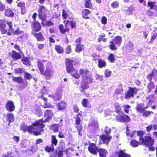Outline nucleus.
<instances>
[{"instance_id": "1", "label": "nucleus", "mask_w": 157, "mask_h": 157, "mask_svg": "<svg viewBox=\"0 0 157 157\" xmlns=\"http://www.w3.org/2000/svg\"><path fill=\"white\" fill-rule=\"evenodd\" d=\"M44 115L45 118L44 120L40 119L37 121L32 126L27 127L28 131L29 132H33L35 135H38L40 134L41 132H43V128L44 127V125L43 123L48 122L52 119L54 116V114L51 110H47L45 112Z\"/></svg>"}, {"instance_id": "2", "label": "nucleus", "mask_w": 157, "mask_h": 157, "mask_svg": "<svg viewBox=\"0 0 157 157\" xmlns=\"http://www.w3.org/2000/svg\"><path fill=\"white\" fill-rule=\"evenodd\" d=\"M79 72L82 78L81 87L82 89L81 90V91H82L89 87V84L91 83L93 78L91 75L90 72L87 70L81 69Z\"/></svg>"}, {"instance_id": "3", "label": "nucleus", "mask_w": 157, "mask_h": 157, "mask_svg": "<svg viewBox=\"0 0 157 157\" xmlns=\"http://www.w3.org/2000/svg\"><path fill=\"white\" fill-rule=\"evenodd\" d=\"M13 29L12 23L11 21L6 20H0V31L2 34L10 36Z\"/></svg>"}, {"instance_id": "4", "label": "nucleus", "mask_w": 157, "mask_h": 157, "mask_svg": "<svg viewBox=\"0 0 157 157\" xmlns=\"http://www.w3.org/2000/svg\"><path fill=\"white\" fill-rule=\"evenodd\" d=\"M48 10L44 6L40 5L38 10V16L39 18L42 21L45 20L46 18V14Z\"/></svg>"}, {"instance_id": "5", "label": "nucleus", "mask_w": 157, "mask_h": 157, "mask_svg": "<svg viewBox=\"0 0 157 157\" xmlns=\"http://www.w3.org/2000/svg\"><path fill=\"white\" fill-rule=\"evenodd\" d=\"M51 63H48L46 66V69L42 75L46 76L47 79L52 78L54 75V71L52 69Z\"/></svg>"}, {"instance_id": "6", "label": "nucleus", "mask_w": 157, "mask_h": 157, "mask_svg": "<svg viewBox=\"0 0 157 157\" xmlns=\"http://www.w3.org/2000/svg\"><path fill=\"white\" fill-rule=\"evenodd\" d=\"M154 143V141L150 136H147L145 137V139L140 138V144L146 145H152Z\"/></svg>"}, {"instance_id": "7", "label": "nucleus", "mask_w": 157, "mask_h": 157, "mask_svg": "<svg viewBox=\"0 0 157 157\" xmlns=\"http://www.w3.org/2000/svg\"><path fill=\"white\" fill-rule=\"evenodd\" d=\"M138 90L136 88L129 87V90L125 93V98L126 99L130 98L131 97H133V95L137 93Z\"/></svg>"}, {"instance_id": "8", "label": "nucleus", "mask_w": 157, "mask_h": 157, "mask_svg": "<svg viewBox=\"0 0 157 157\" xmlns=\"http://www.w3.org/2000/svg\"><path fill=\"white\" fill-rule=\"evenodd\" d=\"M117 121L121 122H128L130 121V117L127 115L119 114L116 117Z\"/></svg>"}, {"instance_id": "9", "label": "nucleus", "mask_w": 157, "mask_h": 157, "mask_svg": "<svg viewBox=\"0 0 157 157\" xmlns=\"http://www.w3.org/2000/svg\"><path fill=\"white\" fill-rule=\"evenodd\" d=\"M143 131H138L136 132V131L130 132L129 131L128 128L127 129V135L131 137H136V136H139L140 137V140L141 138V136L143 135Z\"/></svg>"}, {"instance_id": "10", "label": "nucleus", "mask_w": 157, "mask_h": 157, "mask_svg": "<svg viewBox=\"0 0 157 157\" xmlns=\"http://www.w3.org/2000/svg\"><path fill=\"white\" fill-rule=\"evenodd\" d=\"M66 66L67 72L70 74L74 70L72 62L69 59L66 62Z\"/></svg>"}, {"instance_id": "11", "label": "nucleus", "mask_w": 157, "mask_h": 157, "mask_svg": "<svg viewBox=\"0 0 157 157\" xmlns=\"http://www.w3.org/2000/svg\"><path fill=\"white\" fill-rule=\"evenodd\" d=\"M6 107L7 110L9 112L13 111L15 109V107L13 102L9 101L6 103Z\"/></svg>"}, {"instance_id": "12", "label": "nucleus", "mask_w": 157, "mask_h": 157, "mask_svg": "<svg viewBox=\"0 0 157 157\" xmlns=\"http://www.w3.org/2000/svg\"><path fill=\"white\" fill-rule=\"evenodd\" d=\"M111 137L109 135H103L100 136V138L104 144H108L111 139Z\"/></svg>"}, {"instance_id": "13", "label": "nucleus", "mask_w": 157, "mask_h": 157, "mask_svg": "<svg viewBox=\"0 0 157 157\" xmlns=\"http://www.w3.org/2000/svg\"><path fill=\"white\" fill-rule=\"evenodd\" d=\"M88 149L89 151L93 154H96L98 150L95 144H90L88 147Z\"/></svg>"}, {"instance_id": "14", "label": "nucleus", "mask_w": 157, "mask_h": 157, "mask_svg": "<svg viewBox=\"0 0 157 157\" xmlns=\"http://www.w3.org/2000/svg\"><path fill=\"white\" fill-rule=\"evenodd\" d=\"M9 55L12 58L16 59H20L21 58L20 54L13 50L9 53Z\"/></svg>"}, {"instance_id": "15", "label": "nucleus", "mask_w": 157, "mask_h": 157, "mask_svg": "<svg viewBox=\"0 0 157 157\" xmlns=\"http://www.w3.org/2000/svg\"><path fill=\"white\" fill-rule=\"evenodd\" d=\"M41 27L39 23L37 21H35L33 25V30L35 31L38 32L41 29Z\"/></svg>"}, {"instance_id": "16", "label": "nucleus", "mask_w": 157, "mask_h": 157, "mask_svg": "<svg viewBox=\"0 0 157 157\" xmlns=\"http://www.w3.org/2000/svg\"><path fill=\"white\" fill-rule=\"evenodd\" d=\"M5 15L8 17H12L14 15V13L12 10L10 8L6 9L4 12Z\"/></svg>"}, {"instance_id": "17", "label": "nucleus", "mask_w": 157, "mask_h": 157, "mask_svg": "<svg viewBox=\"0 0 157 157\" xmlns=\"http://www.w3.org/2000/svg\"><path fill=\"white\" fill-rule=\"evenodd\" d=\"M6 120L8 121V125H9L10 123L13 122L14 120V115L11 113H7L6 115Z\"/></svg>"}, {"instance_id": "18", "label": "nucleus", "mask_w": 157, "mask_h": 157, "mask_svg": "<svg viewBox=\"0 0 157 157\" xmlns=\"http://www.w3.org/2000/svg\"><path fill=\"white\" fill-rule=\"evenodd\" d=\"M68 24L69 23H66L65 28L62 25H59V29L61 33L64 34L65 32L69 31V29L68 27Z\"/></svg>"}, {"instance_id": "19", "label": "nucleus", "mask_w": 157, "mask_h": 157, "mask_svg": "<svg viewBox=\"0 0 157 157\" xmlns=\"http://www.w3.org/2000/svg\"><path fill=\"white\" fill-rule=\"evenodd\" d=\"M66 106V103L64 101H62L57 104V108L59 110H64Z\"/></svg>"}, {"instance_id": "20", "label": "nucleus", "mask_w": 157, "mask_h": 157, "mask_svg": "<svg viewBox=\"0 0 157 157\" xmlns=\"http://www.w3.org/2000/svg\"><path fill=\"white\" fill-rule=\"evenodd\" d=\"M117 157H131L129 155L125 153L124 151H119L117 152Z\"/></svg>"}, {"instance_id": "21", "label": "nucleus", "mask_w": 157, "mask_h": 157, "mask_svg": "<svg viewBox=\"0 0 157 157\" xmlns=\"http://www.w3.org/2000/svg\"><path fill=\"white\" fill-rule=\"evenodd\" d=\"M37 63L39 69L41 74H42L44 73V66L40 61H38Z\"/></svg>"}, {"instance_id": "22", "label": "nucleus", "mask_w": 157, "mask_h": 157, "mask_svg": "<svg viewBox=\"0 0 157 157\" xmlns=\"http://www.w3.org/2000/svg\"><path fill=\"white\" fill-rule=\"evenodd\" d=\"M98 66L100 68L105 67L106 66V63L104 60L99 59L98 60Z\"/></svg>"}, {"instance_id": "23", "label": "nucleus", "mask_w": 157, "mask_h": 157, "mask_svg": "<svg viewBox=\"0 0 157 157\" xmlns=\"http://www.w3.org/2000/svg\"><path fill=\"white\" fill-rule=\"evenodd\" d=\"M114 43L117 45H120L122 41V38L120 36H118L113 40Z\"/></svg>"}, {"instance_id": "24", "label": "nucleus", "mask_w": 157, "mask_h": 157, "mask_svg": "<svg viewBox=\"0 0 157 157\" xmlns=\"http://www.w3.org/2000/svg\"><path fill=\"white\" fill-rule=\"evenodd\" d=\"M98 152L100 156L105 157L106 156L107 152L104 149L101 148L99 149Z\"/></svg>"}, {"instance_id": "25", "label": "nucleus", "mask_w": 157, "mask_h": 157, "mask_svg": "<svg viewBox=\"0 0 157 157\" xmlns=\"http://www.w3.org/2000/svg\"><path fill=\"white\" fill-rule=\"evenodd\" d=\"M70 74L71 75L72 77L76 79H78L80 77V75L78 74V72L75 69H74V70H73V71L71 72Z\"/></svg>"}, {"instance_id": "26", "label": "nucleus", "mask_w": 157, "mask_h": 157, "mask_svg": "<svg viewBox=\"0 0 157 157\" xmlns=\"http://www.w3.org/2000/svg\"><path fill=\"white\" fill-rule=\"evenodd\" d=\"M23 33V31L21 30L18 27L17 28L16 30L13 29V30L11 32V33H12L13 34L19 35Z\"/></svg>"}, {"instance_id": "27", "label": "nucleus", "mask_w": 157, "mask_h": 157, "mask_svg": "<svg viewBox=\"0 0 157 157\" xmlns=\"http://www.w3.org/2000/svg\"><path fill=\"white\" fill-rule=\"evenodd\" d=\"M17 6L20 7L21 10V14H24L26 12L25 7V4L23 3H19L17 5Z\"/></svg>"}, {"instance_id": "28", "label": "nucleus", "mask_w": 157, "mask_h": 157, "mask_svg": "<svg viewBox=\"0 0 157 157\" xmlns=\"http://www.w3.org/2000/svg\"><path fill=\"white\" fill-rule=\"evenodd\" d=\"M90 13V11L87 9H85L82 11V15L83 17L86 18H88V15Z\"/></svg>"}, {"instance_id": "29", "label": "nucleus", "mask_w": 157, "mask_h": 157, "mask_svg": "<svg viewBox=\"0 0 157 157\" xmlns=\"http://www.w3.org/2000/svg\"><path fill=\"white\" fill-rule=\"evenodd\" d=\"M154 98L152 95H150L147 99V101L148 102V105H150L152 103L154 102Z\"/></svg>"}, {"instance_id": "30", "label": "nucleus", "mask_w": 157, "mask_h": 157, "mask_svg": "<svg viewBox=\"0 0 157 157\" xmlns=\"http://www.w3.org/2000/svg\"><path fill=\"white\" fill-rule=\"evenodd\" d=\"M12 80L18 83H22L23 82V79L20 76L17 77H13Z\"/></svg>"}, {"instance_id": "31", "label": "nucleus", "mask_w": 157, "mask_h": 157, "mask_svg": "<svg viewBox=\"0 0 157 157\" xmlns=\"http://www.w3.org/2000/svg\"><path fill=\"white\" fill-rule=\"evenodd\" d=\"M58 124H52L50 126V128L51 130L55 132L58 131Z\"/></svg>"}, {"instance_id": "32", "label": "nucleus", "mask_w": 157, "mask_h": 157, "mask_svg": "<svg viewBox=\"0 0 157 157\" xmlns=\"http://www.w3.org/2000/svg\"><path fill=\"white\" fill-rule=\"evenodd\" d=\"M123 91V88L121 86H119L115 91V93L118 94H121Z\"/></svg>"}, {"instance_id": "33", "label": "nucleus", "mask_w": 157, "mask_h": 157, "mask_svg": "<svg viewBox=\"0 0 157 157\" xmlns=\"http://www.w3.org/2000/svg\"><path fill=\"white\" fill-rule=\"evenodd\" d=\"M131 145L133 147H136L138 146L140 144L137 141L135 140H132L130 142Z\"/></svg>"}, {"instance_id": "34", "label": "nucleus", "mask_w": 157, "mask_h": 157, "mask_svg": "<svg viewBox=\"0 0 157 157\" xmlns=\"http://www.w3.org/2000/svg\"><path fill=\"white\" fill-rule=\"evenodd\" d=\"M76 48L75 49V51L77 52H78L81 51L83 48V45L78 44H76Z\"/></svg>"}, {"instance_id": "35", "label": "nucleus", "mask_w": 157, "mask_h": 157, "mask_svg": "<svg viewBox=\"0 0 157 157\" xmlns=\"http://www.w3.org/2000/svg\"><path fill=\"white\" fill-rule=\"evenodd\" d=\"M155 2H150L148 3V6L150 7L151 9H156L157 11V6H155Z\"/></svg>"}, {"instance_id": "36", "label": "nucleus", "mask_w": 157, "mask_h": 157, "mask_svg": "<svg viewBox=\"0 0 157 157\" xmlns=\"http://www.w3.org/2000/svg\"><path fill=\"white\" fill-rule=\"evenodd\" d=\"M55 49L59 53H61L63 52L62 48L59 45H56Z\"/></svg>"}, {"instance_id": "37", "label": "nucleus", "mask_w": 157, "mask_h": 157, "mask_svg": "<svg viewBox=\"0 0 157 157\" xmlns=\"http://www.w3.org/2000/svg\"><path fill=\"white\" fill-rule=\"evenodd\" d=\"M109 43L110 44L109 45V47L111 50H114L117 49V48L116 47L115 43L113 40L110 41Z\"/></svg>"}, {"instance_id": "38", "label": "nucleus", "mask_w": 157, "mask_h": 157, "mask_svg": "<svg viewBox=\"0 0 157 157\" xmlns=\"http://www.w3.org/2000/svg\"><path fill=\"white\" fill-rule=\"evenodd\" d=\"M51 140L52 143L55 145L56 146L58 142V141L56 139V136H52Z\"/></svg>"}, {"instance_id": "39", "label": "nucleus", "mask_w": 157, "mask_h": 157, "mask_svg": "<svg viewBox=\"0 0 157 157\" xmlns=\"http://www.w3.org/2000/svg\"><path fill=\"white\" fill-rule=\"evenodd\" d=\"M111 71H110L109 69H105V70L104 72L105 77L108 78L111 75Z\"/></svg>"}, {"instance_id": "40", "label": "nucleus", "mask_w": 157, "mask_h": 157, "mask_svg": "<svg viewBox=\"0 0 157 157\" xmlns=\"http://www.w3.org/2000/svg\"><path fill=\"white\" fill-rule=\"evenodd\" d=\"M88 103L89 101L86 98H84L83 99L82 101V105L83 106L85 107H88Z\"/></svg>"}, {"instance_id": "41", "label": "nucleus", "mask_w": 157, "mask_h": 157, "mask_svg": "<svg viewBox=\"0 0 157 157\" xmlns=\"http://www.w3.org/2000/svg\"><path fill=\"white\" fill-rule=\"evenodd\" d=\"M45 149L48 152H51L54 151V147L53 145H51L50 147L46 146L45 147Z\"/></svg>"}, {"instance_id": "42", "label": "nucleus", "mask_w": 157, "mask_h": 157, "mask_svg": "<svg viewBox=\"0 0 157 157\" xmlns=\"http://www.w3.org/2000/svg\"><path fill=\"white\" fill-rule=\"evenodd\" d=\"M151 113H153V112L144 110L142 112V115L143 116L147 117L150 115Z\"/></svg>"}, {"instance_id": "43", "label": "nucleus", "mask_w": 157, "mask_h": 157, "mask_svg": "<svg viewBox=\"0 0 157 157\" xmlns=\"http://www.w3.org/2000/svg\"><path fill=\"white\" fill-rule=\"evenodd\" d=\"M36 38L39 40H44L43 35L40 33L36 34Z\"/></svg>"}, {"instance_id": "44", "label": "nucleus", "mask_w": 157, "mask_h": 157, "mask_svg": "<svg viewBox=\"0 0 157 157\" xmlns=\"http://www.w3.org/2000/svg\"><path fill=\"white\" fill-rule=\"evenodd\" d=\"M86 7L88 8H90L92 7V5L90 0L86 1L85 3Z\"/></svg>"}, {"instance_id": "45", "label": "nucleus", "mask_w": 157, "mask_h": 157, "mask_svg": "<svg viewBox=\"0 0 157 157\" xmlns=\"http://www.w3.org/2000/svg\"><path fill=\"white\" fill-rule=\"evenodd\" d=\"M111 5L113 8L116 9L119 7V4L118 2L115 1L111 3Z\"/></svg>"}, {"instance_id": "46", "label": "nucleus", "mask_w": 157, "mask_h": 157, "mask_svg": "<svg viewBox=\"0 0 157 157\" xmlns=\"http://www.w3.org/2000/svg\"><path fill=\"white\" fill-rule=\"evenodd\" d=\"M108 59L111 62H114L115 59L113 55L112 54H110L108 58Z\"/></svg>"}, {"instance_id": "47", "label": "nucleus", "mask_w": 157, "mask_h": 157, "mask_svg": "<svg viewBox=\"0 0 157 157\" xmlns=\"http://www.w3.org/2000/svg\"><path fill=\"white\" fill-rule=\"evenodd\" d=\"M22 61L23 63L27 65L29 64V60L28 59V58L27 57L25 58L22 60Z\"/></svg>"}, {"instance_id": "48", "label": "nucleus", "mask_w": 157, "mask_h": 157, "mask_svg": "<svg viewBox=\"0 0 157 157\" xmlns=\"http://www.w3.org/2000/svg\"><path fill=\"white\" fill-rule=\"evenodd\" d=\"M42 24L44 26L48 25V26H51L54 25V23L50 21H48L46 24H45L43 22H42Z\"/></svg>"}, {"instance_id": "49", "label": "nucleus", "mask_w": 157, "mask_h": 157, "mask_svg": "<svg viewBox=\"0 0 157 157\" xmlns=\"http://www.w3.org/2000/svg\"><path fill=\"white\" fill-rule=\"evenodd\" d=\"M43 107L44 108H52L53 107V105L49 103L46 102L43 105Z\"/></svg>"}, {"instance_id": "50", "label": "nucleus", "mask_w": 157, "mask_h": 157, "mask_svg": "<svg viewBox=\"0 0 157 157\" xmlns=\"http://www.w3.org/2000/svg\"><path fill=\"white\" fill-rule=\"evenodd\" d=\"M67 23H69L68 27H69V25H71L72 28H74L75 26V23L73 21H67Z\"/></svg>"}, {"instance_id": "51", "label": "nucleus", "mask_w": 157, "mask_h": 157, "mask_svg": "<svg viewBox=\"0 0 157 157\" xmlns=\"http://www.w3.org/2000/svg\"><path fill=\"white\" fill-rule=\"evenodd\" d=\"M101 21L102 24L104 25L106 24L107 21L106 17L105 16H103L101 18Z\"/></svg>"}, {"instance_id": "52", "label": "nucleus", "mask_w": 157, "mask_h": 157, "mask_svg": "<svg viewBox=\"0 0 157 157\" xmlns=\"http://www.w3.org/2000/svg\"><path fill=\"white\" fill-rule=\"evenodd\" d=\"M105 35L104 34H103L101 36V38H100L98 39V42H100L101 40H102L104 42H105L107 40L106 39L103 38V37H105Z\"/></svg>"}, {"instance_id": "53", "label": "nucleus", "mask_w": 157, "mask_h": 157, "mask_svg": "<svg viewBox=\"0 0 157 157\" xmlns=\"http://www.w3.org/2000/svg\"><path fill=\"white\" fill-rule=\"evenodd\" d=\"M64 19H66L67 18L68 16V15L66 11L63 10L62 11V15Z\"/></svg>"}, {"instance_id": "54", "label": "nucleus", "mask_w": 157, "mask_h": 157, "mask_svg": "<svg viewBox=\"0 0 157 157\" xmlns=\"http://www.w3.org/2000/svg\"><path fill=\"white\" fill-rule=\"evenodd\" d=\"M5 5L0 2V11H3L5 9Z\"/></svg>"}, {"instance_id": "55", "label": "nucleus", "mask_w": 157, "mask_h": 157, "mask_svg": "<svg viewBox=\"0 0 157 157\" xmlns=\"http://www.w3.org/2000/svg\"><path fill=\"white\" fill-rule=\"evenodd\" d=\"M115 110L116 112H120L121 110V108L120 106L118 105H116L115 106Z\"/></svg>"}, {"instance_id": "56", "label": "nucleus", "mask_w": 157, "mask_h": 157, "mask_svg": "<svg viewBox=\"0 0 157 157\" xmlns=\"http://www.w3.org/2000/svg\"><path fill=\"white\" fill-rule=\"evenodd\" d=\"M154 87V86L152 82H151L148 85V88L150 90H151L152 89H153Z\"/></svg>"}, {"instance_id": "57", "label": "nucleus", "mask_w": 157, "mask_h": 157, "mask_svg": "<svg viewBox=\"0 0 157 157\" xmlns=\"http://www.w3.org/2000/svg\"><path fill=\"white\" fill-rule=\"evenodd\" d=\"M24 75L25 77L27 79H30L31 78V75L29 73L27 72L25 73Z\"/></svg>"}, {"instance_id": "58", "label": "nucleus", "mask_w": 157, "mask_h": 157, "mask_svg": "<svg viewBox=\"0 0 157 157\" xmlns=\"http://www.w3.org/2000/svg\"><path fill=\"white\" fill-rule=\"evenodd\" d=\"M111 129L107 126L105 128V132L106 134H109L110 133Z\"/></svg>"}, {"instance_id": "59", "label": "nucleus", "mask_w": 157, "mask_h": 157, "mask_svg": "<svg viewBox=\"0 0 157 157\" xmlns=\"http://www.w3.org/2000/svg\"><path fill=\"white\" fill-rule=\"evenodd\" d=\"M144 108H142L141 107L138 106L137 107V110L141 113H142L143 112V111H144Z\"/></svg>"}, {"instance_id": "60", "label": "nucleus", "mask_w": 157, "mask_h": 157, "mask_svg": "<svg viewBox=\"0 0 157 157\" xmlns=\"http://www.w3.org/2000/svg\"><path fill=\"white\" fill-rule=\"evenodd\" d=\"M71 52V46H68L66 49V52L67 53H70Z\"/></svg>"}, {"instance_id": "61", "label": "nucleus", "mask_w": 157, "mask_h": 157, "mask_svg": "<svg viewBox=\"0 0 157 157\" xmlns=\"http://www.w3.org/2000/svg\"><path fill=\"white\" fill-rule=\"evenodd\" d=\"M157 34L156 33H154L152 36H151V41L153 42V41L155 39H156L157 37Z\"/></svg>"}, {"instance_id": "62", "label": "nucleus", "mask_w": 157, "mask_h": 157, "mask_svg": "<svg viewBox=\"0 0 157 157\" xmlns=\"http://www.w3.org/2000/svg\"><path fill=\"white\" fill-rule=\"evenodd\" d=\"M81 122V119L79 117H77L76 118L75 123L77 124H79Z\"/></svg>"}, {"instance_id": "63", "label": "nucleus", "mask_w": 157, "mask_h": 157, "mask_svg": "<svg viewBox=\"0 0 157 157\" xmlns=\"http://www.w3.org/2000/svg\"><path fill=\"white\" fill-rule=\"evenodd\" d=\"M52 99L54 100H58L59 99V98L58 94H56L52 96Z\"/></svg>"}, {"instance_id": "64", "label": "nucleus", "mask_w": 157, "mask_h": 157, "mask_svg": "<svg viewBox=\"0 0 157 157\" xmlns=\"http://www.w3.org/2000/svg\"><path fill=\"white\" fill-rule=\"evenodd\" d=\"M133 8L132 7H129L128 10L127 11V14L128 15L131 14L133 12Z\"/></svg>"}]
</instances>
